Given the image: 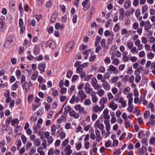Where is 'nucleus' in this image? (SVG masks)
Returning a JSON list of instances; mask_svg holds the SVG:
<instances>
[{
    "instance_id": "1",
    "label": "nucleus",
    "mask_w": 155,
    "mask_h": 155,
    "mask_svg": "<svg viewBox=\"0 0 155 155\" xmlns=\"http://www.w3.org/2000/svg\"><path fill=\"white\" fill-rule=\"evenodd\" d=\"M87 95L85 92L81 90L78 92L77 97H76L75 95L72 96L70 102L72 104H73L74 102L78 103L80 101L81 103H82L84 100L87 97Z\"/></svg>"
},
{
    "instance_id": "2",
    "label": "nucleus",
    "mask_w": 155,
    "mask_h": 155,
    "mask_svg": "<svg viewBox=\"0 0 155 155\" xmlns=\"http://www.w3.org/2000/svg\"><path fill=\"white\" fill-rule=\"evenodd\" d=\"M15 40V38L13 36H9L6 40L4 44V47L5 48L11 47L14 43Z\"/></svg>"
},
{
    "instance_id": "3",
    "label": "nucleus",
    "mask_w": 155,
    "mask_h": 155,
    "mask_svg": "<svg viewBox=\"0 0 155 155\" xmlns=\"http://www.w3.org/2000/svg\"><path fill=\"white\" fill-rule=\"evenodd\" d=\"M22 85V87L25 93L26 92L30 89V87L32 86V83L30 81L28 82L27 81H25L22 84H21Z\"/></svg>"
},
{
    "instance_id": "4",
    "label": "nucleus",
    "mask_w": 155,
    "mask_h": 155,
    "mask_svg": "<svg viewBox=\"0 0 155 155\" xmlns=\"http://www.w3.org/2000/svg\"><path fill=\"white\" fill-rule=\"evenodd\" d=\"M83 54L85 55L84 58H87L88 57V55L90 54L91 56L89 57V58H96V55H94L93 52H91V49H88L86 50L83 52Z\"/></svg>"
},
{
    "instance_id": "5",
    "label": "nucleus",
    "mask_w": 155,
    "mask_h": 155,
    "mask_svg": "<svg viewBox=\"0 0 155 155\" xmlns=\"http://www.w3.org/2000/svg\"><path fill=\"white\" fill-rule=\"evenodd\" d=\"M84 90L86 93L91 94L92 92H95L93 91V89L91 87L90 84L88 83H86L85 85Z\"/></svg>"
},
{
    "instance_id": "6",
    "label": "nucleus",
    "mask_w": 155,
    "mask_h": 155,
    "mask_svg": "<svg viewBox=\"0 0 155 155\" xmlns=\"http://www.w3.org/2000/svg\"><path fill=\"white\" fill-rule=\"evenodd\" d=\"M88 63L87 62H85L83 63V64L79 65L78 67L76 68V73L79 74L81 72L83 71V69L85 67H87L88 65Z\"/></svg>"
},
{
    "instance_id": "7",
    "label": "nucleus",
    "mask_w": 155,
    "mask_h": 155,
    "mask_svg": "<svg viewBox=\"0 0 155 155\" xmlns=\"http://www.w3.org/2000/svg\"><path fill=\"white\" fill-rule=\"evenodd\" d=\"M95 129H97L98 128L100 130H102L104 129V126L103 124L100 123V120H97L95 123L94 125Z\"/></svg>"
},
{
    "instance_id": "8",
    "label": "nucleus",
    "mask_w": 155,
    "mask_h": 155,
    "mask_svg": "<svg viewBox=\"0 0 155 155\" xmlns=\"http://www.w3.org/2000/svg\"><path fill=\"white\" fill-rule=\"evenodd\" d=\"M101 81L103 82V87L105 90H109L110 89V86L107 81L105 80H102Z\"/></svg>"
},
{
    "instance_id": "9",
    "label": "nucleus",
    "mask_w": 155,
    "mask_h": 155,
    "mask_svg": "<svg viewBox=\"0 0 155 155\" xmlns=\"http://www.w3.org/2000/svg\"><path fill=\"white\" fill-rule=\"evenodd\" d=\"M38 67L41 74H43L45 71V69L46 67L45 64H38Z\"/></svg>"
},
{
    "instance_id": "10",
    "label": "nucleus",
    "mask_w": 155,
    "mask_h": 155,
    "mask_svg": "<svg viewBox=\"0 0 155 155\" xmlns=\"http://www.w3.org/2000/svg\"><path fill=\"white\" fill-rule=\"evenodd\" d=\"M46 45L51 48L54 49L56 48L55 42L51 40L48 41L46 43Z\"/></svg>"
},
{
    "instance_id": "11",
    "label": "nucleus",
    "mask_w": 155,
    "mask_h": 155,
    "mask_svg": "<svg viewBox=\"0 0 155 155\" xmlns=\"http://www.w3.org/2000/svg\"><path fill=\"white\" fill-rule=\"evenodd\" d=\"M71 147L69 145H68L64 149V151L66 152V154L67 155H70L72 153V151L71 149Z\"/></svg>"
},
{
    "instance_id": "12",
    "label": "nucleus",
    "mask_w": 155,
    "mask_h": 155,
    "mask_svg": "<svg viewBox=\"0 0 155 155\" xmlns=\"http://www.w3.org/2000/svg\"><path fill=\"white\" fill-rule=\"evenodd\" d=\"M69 115L70 116L73 117L74 119L78 118L79 115L78 113H76L73 110H71L69 112Z\"/></svg>"
},
{
    "instance_id": "13",
    "label": "nucleus",
    "mask_w": 155,
    "mask_h": 155,
    "mask_svg": "<svg viewBox=\"0 0 155 155\" xmlns=\"http://www.w3.org/2000/svg\"><path fill=\"white\" fill-rule=\"evenodd\" d=\"M95 133L96 135V140L99 142H100L102 140L100 131L98 129H96L95 130Z\"/></svg>"
},
{
    "instance_id": "14",
    "label": "nucleus",
    "mask_w": 155,
    "mask_h": 155,
    "mask_svg": "<svg viewBox=\"0 0 155 155\" xmlns=\"http://www.w3.org/2000/svg\"><path fill=\"white\" fill-rule=\"evenodd\" d=\"M96 92H92L91 94V96L92 97V101L94 103H96L97 101V97L96 95Z\"/></svg>"
},
{
    "instance_id": "15",
    "label": "nucleus",
    "mask_w": 155,
    "mask_h": 155,
    "mask_svg": "<svg viewBox=\"0 0 155 155\" xmlns=\"http://www.w3.org/2000/svg\"><path fill=\"white\" fill-rule=\"evenodd\" d=\"M152 26L149 21H147L145 23L144 29L146 31H147L151 28Z\"/></svg>"
},
{
    "instance_id": "16",
    "label": "nucleus",
    "mask_w": 155,
    "mask_h": 155,
    "mask_svg": "<svg viewBox=\"0 0 155 155\" xmlns=\"http://www.w3.org/2000/svg\"><path fill=\"white\" fill-rule=\"evenodd\" d=\"M109 107L113 110H115L117 108V105L115 104L114 101H112L109 105Z\"/></svg>"
},
{
    "instance_id": "17",
    "label": "nucleus",
    "mask_w": 155,
    "mask_h": 155,
    "mask_svg": "<svg viewBox=\"0 0 155 155\" xmlns=\"http://www.w3.org/2000/svg\"><path fill=\"white\" fill-rule=\"evenodd\" d=\"M103 107V106L102 107H99L98 106H96L93 108V110L95 113H97L98 111L101 112L104 108Z\"/></svg>"
},
{
    "instance_id": "18",
    "label": "nucleus",
    "mask_w": 155,
    "mask_h": 155,
    "mask_svg": "<svg viewBox=\"0 0 155 155\" xmlns=\"http://www.w3.org/2000/svg\"><path fill=\"white\" fill-rule=\"evenodd\" d=\"M107 101V99L106 97H102L100 100L99 102L100 104L101 107L103 106V107H104V104L106 103Z\"/></svg>"
},
{
    "instance_id": "19",
    "label": "nucleus",
    "mask_w": 155,
    "mask_h": 155,
    "mask_svg": "<svg viewBox=\"0 0 155 155\" xmlns=\"http://www.w3.org/2000/svg\"><path fill=\"white\" fill-rule=\"evenodd\" d=\"M109 111L107 109H104L103 112L104 115V118L107 119L109 118L110 116L108 114Z\"/></svg>"
},
{
    "instance_id": "20",
    "label": "nucleus",
    "mask_w": 155,
    "mask_h": 155,
    "mask_svg": "<svg viewBox=\"0 0 155 155\" xmlns=\"http://www.w3.org/2000/svg\"><path fill=\"white\" fill-rule=\"evenodd\" d=\"M118 103H120L123 107H124L126 106V103L125 101H124V98L122 97H120L119 101L118 102Z\"/></svg>"
},
{
    "instance_id": "21",
    "label": "nucleus",
    "mask_w": 155,
    "mask_h": 155,
    "mask_svg": "<svg viewBox=\"0 0 155 155\" xmlns=\"http://www.w3.org/2000/svg\"><path fill=\"white\" fill-rule=\"evenodd\" d=\"M57 128V127L55 124H53L52 126L51 131V134L52 136H55V131Z\"/></svg>"
},
{
    "instance_id": "22",
    "label": "nucleus",
    "mask_w": 155,
    "mask_h": 155,
    "mask_svg": "<svg viewBox=\"0 0 155 155\" xmlns=\"http://www.w3.org/2000/svg\"><path fill=\"white\" fill-rule=\"evenodd\" d=\"M20 85L19 82L16 81L11 87L13 90H15Z\"/></svg>"
},
{
    "instance_id": "23",
    "label": "nucleus",
    "mask_w": 155,
    "mask_h": 155,
    "mask_svg": "<svg viewBox=\"0 0 155 155\" xmlns=\"http://www.w3.org/2000/svg\"><path fill=\"white\" fill-rule=\"evenodd\" d=\"M109 70H110L111 71L114 72L115 73H116L117 72V68L112 65H110L109 66V69H108L107 71H108Z\"/></svg>"
},
{
    "instance_id": "24",
    "label": "nucleus",
    "mask_w": 155,
    "mask_h": 155,
    "mask_svg": "<svg viewBox=\"0 0 155 155\" xmlns=\"http://www.w3.org/2000/svg\"><path fill=\"white\" fill-rule=\"evenodd\" d=\"M15 143L17 146V150H18L21 145V142L20 139L17 140L15 141Z\"/></svg>"
},
{
    "instance_id": "25",
    "label": "nucleus",
    "mask_w": 155,
    "mask_h": 155,
    "mask_svg": "<svg viewBox=\"0 0 155 155\" xmlns=\"http://www.w3.org/2000/svg\"><path fill=\"white\" fill-rule=\"evenodd\" d=\"M141 150H140V149H139V152L140 154L141 155H143V153L146 152L147 149L145 147L142 146L141 149Z\"/></svg>"
},
{
    "instance_id": "26",
    "label": "nucleus",
    "mask_w": 155,
    "mask_h": 155,
    "mask_svg": "<svg viewBox=\"0 0 155 155\" xmlns=\"http://www.w3.org/2000/svg\"><path fill=\"white\" fill-rule=\"evenodd\" d=\"M38 75V72L37 71H35L32 75L31 79L33 80H35L36 79Z\"/></svg>"
},
{
    "instance_id": "27",
    "label": "nucleus",
    "mask_w": 155,
    "mask_h": 155,
    "mask_svg": "<svg viewBox=\"0 0 155 155\" xmlns=\"http://www.w3.org/2000/svg\"><path fill=\"white\" fill-rule=\"evenodd\" d=\"M32 145V143L31 141H28L26 145V149L27 150H29L30 149Z\"/></svg>"
},
{
    "instance_id": "28",
    "label": "nucleus",
    "mask_w": 155,
    "mask_h": 155,
    "mask_svg": "<svg viewBox=\"0 0 155 155\" xmlns=\"http://www.w3.org/2000/svg\"><path fill=\"white\" fill-rule=\"evenodd\" d=\"M40 125L38 124H37L34 126V127H33L34 130V132L35 133H36L37 132L38 130L40 128Z\"/></svg>"
},
{
    "instance_id": "29",
    "label": "nucleus",
    "mask_w": 155,
    "mask_h": 155,
    "mask_svg": "<svg viewBox=\"0 0 155 155\" xmlns=\"http://www.w3.org/2000/svg\"><path fill=\"white\" fill-rule=\"evenodd\" d=\"M57 17V16L55 14H53L51 17L50 22L51 23H53L54 22Z\"/></svg>"
},
{
    "instance_id": "30",
    "label": "nucleus",
    "mask_w": 155,
    "mask_h": 155,
    "mask_svg": "<svg viewBox=\"0 0 155 155\" xmlns=\"http://www.w3.org/2000/svg\"><path fill=\"white\" fill-rule=\"evenodd\" d=\"M130 92V88L127 87L124 88L123 91V94L125 95H127Z\"/></svg>"
},
{
    "instance_id": "31",
    "label": "nucleus",
    "mask_w": 155,
    "mask_h": 155,
    "mask_svg": "<svg viewBox=\"0 0 155 155\" xmlns=\"http://www.w3.org/2000/svg\"><path fill=\"white\" fill-rule=\"evenodd\" d=\"M131 5V2L130 0L127 1L125 3L124 5V8L125 9H127L128 7H130Z\"/></svg>"
},
{
    "instance_id": "32",
    "label": "nucleus",
    "mask_w": 155,
    "mask_h": 155,
    "mask_svg": "<svg viewBox=\"0 0 155 155\" xmlns=\"http://www.w3.org/2000/svg\"><path fill=\"white\" fill-rule=\"evenodd\" d=\"M47 140L48 142V146H49L50 144H51L53 141V138L51 136H50L48 138Z\"/></svg>"
},
{
    "instance_id": "33",
    "label": "nucleus",
    "mask_w": 155,
    "mask_h": 155,
    "mask_svg": "<svg viewBox=\"0 0 155 155\" xmlns=\"http://www.w3.org/2000/svg\"><path fill=\"white\" fill-rule=\"evenodd\" d=\"M97 83V80L95 78L93 77L92 78L91 81V84L92 86L95 85Z\"/></svg>"
},
{
    "instance_id": "34",
    "label": "nucleus",
    "mask_w": 155,
    "mask_h": 155,
    "mask_svg": "<svg viewBox=\"0 0 155 155\" xmlns=\"http://www.w3.org/2000/svg\"><path fill=\"white\" fill-rule=\"evenodd\" d=\"M41 140L39 138L36 139L34 143V145L35 146H38L40 145Z\"/></svg>"
},
{
    "instance_id": "35",
    "label": "nucleus",
    "mask_w": 155,
    "mask_h": 155,
    "mask_svg": "<svg viewBox=\"0 0 155 155\" xmlns=\"http://www.w3.org/2000/svg\"><path fill=\"white\" fill-rule=\"evenodd\" d=\"M91 101L89 99H87L84 100V104L86 106H89L91 104Z\"/></svg>"
},
{
    "instance_id": "36",
    "label": "nucleus",
    "mask_w": 155,
    "mask_h": 155,
    "mask_svg": "<svg viewBox=\"0 0 155 155\" xmlns=\"http://www.w3.org/2000/svg\"><path fill=\"white\" fill-rule=\"evenodd\" d=\"M21 139L22 140L23 143L25 144L26 143L27 140L26 137L24 135L22 134L21 136Z\"/></svg>"
},
{
    "instance_id": "37",
    "label": "nucleus",
    "mask_w": 155,
    "mask_h": 155,
    "mask_svg": "<svg viewBox=\"0 0 155 155\" xmlns=\"http://www.w3.org/2000/svg\"><path fill=\"white\" fill-rule=\"evenodd\" d=\"M109 36L110 37V38H108V42L109 43H110L112 41L113 39L114 35L113 34V32H112V33H110V35Z\"/></svg>"
},
{
    "instance_id": "38",
    "label": "nucleus",
    "mask_w": 155,
    "mask_h": 155,
    "mask_svg": "<svg viewBox=\"0 0 155 155\" xmlns=\"http://www.w3.org/2000/svg\"><path fill=\"white\" fill-rule=\"evenodd\" d=\"M104 93V91L103 89H101L97 92L98 95L100 97L102 96Z\"/></svg>"
},
{
    "instance_id": "39",
    "label": "nucleus",
    "mask_w": 155,
    "mask_h": 155,
    "mask_svg": "<svg viewBox=\"0 0 155 155\" xmlns=\"http://www.w3.org/2000/svg\"><path fill=\"white\" fill-rule=\"evenodd\" d=\"M144 136V131L142 130L139 132L138 134V136L139 138H141L142 137Z\"/></svg>"
},
{
    "instance_id": "40",
    "label": "nucleus",
    "mask_w": 155,
    "mask_h": 155,
    "mask_svg": "<svg viewBox=\"0 0 155 155\" xmlns=\"http://www.w3.org/2000/svg\"><path fill=\"white\" fill-rule=\"evenodd\" d=\"M73 73V71L70 70L68 71L66 74V77L68 78H70Z\"/></svg>"
},
{
    "instance_id": "41",
    "label": "nucleus",
    "mask_w": 155,
    "mask_h": 155,
    "mask_svg": "<svg viewBox=\"0 0 155 155\" xmlns=\"http://www.w3.org/2000/svg\"><path fill=\"white\" fill-rule=\"evenodd\" d=\"M34 97L33 95L32 94H29L28 98V102L29 103H30L31 102L33 99Z\"/></svg>"
},
{
    "instance_id": "42",
    "label": "nucleus",
    "mask_w": 155,
    "mask_h": 155,
    "mask_svg": "<svg viewBox=\"0 0 155 155\" xmlns=\"http://www.w3.org/2000/svg\"><path fill=\"white\" fill-rule=\"evenodd\" d=\"M12 116L9 117L8 118H7L5 121V123L6 124H9L10 122L12 120Z\"/></svg>"
},
{
    "instance_id": "43",
    "label": "nucleus",
    "mask_w": 155,
    "mask_h": 155,
    "mask_svg": "<svg viewBox=\"0 0 155 155\" xmlns=\"http://www.w3.org/2000/svg\"><path fill=\"white\" fill-rule=\"evenodd\" d=\"M19 120L18 118H15L11 121V125L12 126H14L15 124L18 123Z\"/></svg>"
},
{
    "instance_id": "44",
    "label": "nucleus",
    "mask_w": 155,
    "mask_h": 155,
    "mask_svg": "<svg viewBox=\"0 0 155 155\" xmlns=\"http://www.w3.org/2000/svg\"><path fill=\"white\" fill-rule=\"evenodd\" d=\"M92 86L95 90H98L101 87V85L98 84L97 83Z\"/></svg>"
},
{
    "instance_id": "45",
    "label": "nucleus",
    "mask_w": 155,
    "mask_h": 155,
    "mask_svg": "<svg viewBox=\"0 0 155 155\" xmlns=\"http://www.w3.org/2000/svg\"><path fill=\"white\" fill-rule=\"evenodd\" d=\"M68 45H70L71 48L72 49L74 48V43L73 41H71L69 42L67 44Z\"/></svg>"
},
{
    "instance_id": "46",
    "label": "nucleus",
    "mask_w": 155,
    "mask_h": 155,
    "mask_svg": "<svg viewBox=\"0 0 155 155\" xmlns=\"http://www.w3.org/2000/svg\"><path fill=\"white\" fill-rule=\"evenodd\" d=\"M117 48V47L116 45L113 46L110 48V53L113 54Z\"/></svg>"
},
{
    "instance_id": "47",
    "label": "nucleus",
    "mask_w": 155,
    "mask_h": 155,
    "mask_svg": "<svg viewBox=\"0 0 155 155\" xmlns=\"http://www.w3.org/2000/svg\"><path fill=\"white\" fill-rule=\"evenodd\" d=\"M142 70V68L141 66L140 68H137L135 72V74L136 75L139 74L140 73L141 71Z\"/></svg>"
},
{
    "instance_id": "48",
    "label": "nucleus",
    "mask_w": 155,
    "mask_h": 155,
    "mask_svg": "<svg viewBox=\"0 0 155 155\" xmlns=\"http://www.w3.org/2000/svg\"><path fill=\"white\" fill-rule=\"evenodd\" d=\"M120 28L119 27V24L118 23H117L115 25L114 27V31L115 32H117L119 31Z\"/></svg>"
},
{
    "instance_id": "49",
    "label": "nucleus",
    "mask_w": 155,
    "mask_h": 155,
    "mask_svg": "<svg viewBox=\"0 0 155 155\" xmlns=\"http://www.w3.org/2000/svg\"><path fill=\"white\" fill-rule=\"evenodd\" d=\"M105 70L104 67L103 66H101L99 68L98 72L100 73H104Z\"/></svg>"
},
{
    "instance_id": "50",
    "label": "nucleus",
    "mask_w": 155,
    "mask_h": 155,
    "mask_svg": "<svg viewBox=\"0 0 155 155\" xmlns=\"http://www.w3.org/2000/svg\"><path fill=\"white\" fill-rule=\"evenodd\" d=\"M75 145H76V148L78 150H79L82 147V145L81 143H75Z\"/></svg>"
},
{
    "instance_id": "51",
    "label": "nucleus",
    "mask_w": 155,
    "mask_h": 155,
    "mask_svg": "<svg viewBox=\"0 0 155 155\" xmlns=\"http://www.w3.org/2000/svg\"><path fill=\"white\" fill-rule=\"evenodd\" d=\"M17 77L18 79H19L20 78L21 74V71L20 70H18L16 71Z\"/></svg>"
},
{
    "instance_id": "52",
    "label": "nucleus",
    "mask_w": 155,
    "mask_h": 155,
    "mask_svg": "<svg viewBox=\"0 0 155 155\" xmlns=\"http://www.w3.org/2000/svg\"><path fill=\"white\" fill-rule=\"evenodd\" d=\"M148 9V7L147 5H145L143 6L142 8V13H144Z\"/></svg>"
},
{
    "instance_id": "53",
    "label": "nucleus",
    "mask_w": 155,
    "mask_h": 155,
    "mask_svg": "<svg viewBox=\"0 0 155 155\" xmlns=\"http://www.w3.org/2000/svg\"><path fill=\"white\" fill-rule=\"evenodd\" d=\"M150 115V112L148 111H146L144 114V117L146 119H147Z\"/></svg>"
},
{
    "instance_id": "54",
    "label": "nucleus",
    "mask_w": 155,
    "mask_h": 155,
    "mask_svg": "<svg viewBox=\"0 0 155 155\" xmlns=\"http://www.w3.org/2000/svg\"><path fill=\"white\" fill-rule=\"evenodd\" d=\"M72 49L71 48L70 45H67L65 48V51L66 52H68Z\"/></svg>"
},
{
    "instance_id": "55",
    "label": "nucleus",
    "mask_w": 155,
    "mask_h": 155,
    "mask_svg": "<svg viewBox=\"0 0 155 155\" xmlns=\"http://www.w3.org/2000/svg\"><path fill=\"white\" fill-rule=\"evenodd\" d=\"M69 142V140L68 139H65L62 143L61 145L63 147H65L68 143Z\"/></svg>"
},
{
    "instance_id": "56",
    "label": "nucleus",
    "mask_w": 155,
    "mask_h": 155,
    "mask_svg": "<svg viewBox=\"0 0 155 155\" xmlns=\"http://www.w3.org/2000/svg\"><path fill=\"white\" fill-rule=\"evenodd\" d=\"M4 96L6 98H7V97H10V90H7L6 91V92L4 93Z\"/></svg>"
},
{
    "instance_id": "57",
    "label": "nucleus",
    "mask_w": 155,
    "mask_h": 155,
    "mask_svg": "<svg viewBox=\"0 0 155 155\" xmlns=\"http://www.w3.org/2000/svg\"><path fill=\"white\" fill-rule=\"evenodd\" d=\"M119 63V61L118 59H114L112 64H113L115 65H118Z\"/></svg>"
},
{
    "instance_id": "58",
    "label": "nucleus",
    "mask_w": 155,
    "mask_h": 155,
    "mask_svg": "<svg viewBox=\"0 0 155 155\" xmlns=\"http://www.w3.org/2000/svg\"><path fill=\"white\" fill-rule=\"evenodd\" d=\"M36 148L35 147H33L32 148L31 150L29 153V155H32L36 151Z\"/></svg>"
},
{
    "instance_id": "59",
    "label": "nucleus",
    "mask_w": 155,
    "mask_h": 155,
    "mask_svg": "<svg viewBox=\"0 0 155 155\" xmlns=\"http://www.w3.org/2000/svg\"><path fill=\"white\" fill-rule=\"evenodd\" d=\"M78 76L76 75H74L73 76L71 79V81L72 82H75L78 78Z\"/></svg>"
},
{
    "instance_id": "60",
    "label": "nucleus",
    "mask_w": 155,
    "mask_h": 155,
    "mask_svg": "<svg viewBox=\"0 0 155 155\" xmlns=\"http://www.w3.org/2000/svg\"><path fill=\"white\" fill-rule=\"evenodd\" d=\"M75 87V86L74 85H72L71 87L69 88L68 92V93H69L70 92H72L74 90Z\"/></svg>"
},
{
    "instance_id": "61",
    "label": "nucleus",
    "mask_w": 155,
    "mask_h": 155,
    "mask_svg": "<svg viewBox=\"0 0 155 155\" xmlns=\"http://www.w3.org/2000/svg\"><path fill=\"white\" fill-rule=\"evenodd\" d=\"M92 75H87V76L85 77L84 78V81H89L91 78L92 77Z\"/></svg>"
},
{
    "instance_id": "62",
    "label": "nucleus",
    "mask_w": 155,
    "mask_h": 155,
    "mask_svg": "<svg viewBox=\"0 0 155 155\" xmlns=\"http://www.w3.org/2000/svg\"><path fill=\"white\" fill-rule=\"evenodd\" d=\"M140 10L139 9H137L136 10L135 12V15L137 18H138L140 15Z\"/></svg>"
},
{
    "instance_id": "63",
    "label": "nucleus",
    "mask_w": 155,
    "mask_h": 155,
    "mask_svg": "<svg viewBox=\"0 0 155 155\" xmlns=\"http://www.w3.org/2000/svg\"><path fill=\"white\" fill-rule=\"evenodd\" d=\"M60 7L61 9V10L63 13H64L65 12L66 9V7L64 5H60Z\"/></svg>"
},
{
    "instance_id": "64",
    "label": "nucleus",
    "mask_w": 155,
    "mask_h": 155,
    "mask_svg": "<svg viewBox=\"0 0 155 155\" xmlns=\"http://www.w3.org/2000/svg\"><path fill=\"white\" fill-rule=\"evenodd\" d=\"M120 153V149H118L115 150L114 153V154L115 155H119Z\"/></svg>"
}]
</instances>
